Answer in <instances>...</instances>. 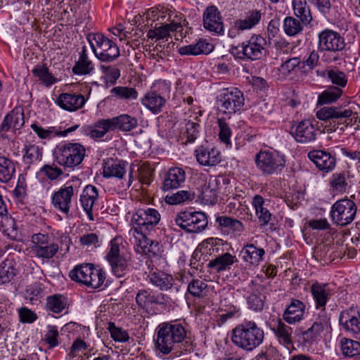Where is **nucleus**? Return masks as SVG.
Returning a JSON list of instances; mask_svg holds the SVG:
<instances>
[{
    "label": "nucleus",
    "instance_id": "1",
    "mask_svg": "<svg viewBox=\"0 0 360 360\" xmlns=\"http://www.w3.org/2000/svg\"><path fill=\"white\" fill-rule=\"evenodd\" d=\"M264 338V330L255 321L245 320L232 330V342L245 351H252L259 347Z\"/></svg>",
    "mask_w": 360,
    "mask_h": 360
},
{
    "label": "nucleus",
    "instance_id": "2",
    "mask_svg": "<svg viewBox=\"0 0 360 360\" xmlns=\"http://www.w3.org/2000/svg\"><path fill=\"white\" fill-rule=\"evenodd\" d=\"M186 335V331L182 324L162 323L156 328L155 347L162 354H168Z\"/></svg>",
    "mask_w": 360,
    "mask_h": 360
},
{
    "label": "nucleus",
    "instance_id": "3",
    "mask_svg": "<svg viewBox=\"0 0 360 360\" xmlns=\"http://www.w3.org/2000/svg\"><path fill=\"white\" fill-rule=\"evenodd\" d=\"M33 246L32 250L34 255L43 259H52L60 249L64 253L69 252L70 246L71 244V239L67 234H62L60 237V245L55 243L51 237L42 234L37 233L32 236Z\"/></svg>",
    "mask_w": 360,
    "mask_h": 360
},
{
    "label": "nucleus",
    "instance_id": "4",
    "mask_svg": "<svg viewBox=\"0 0 360 360\" xmlns=\"http://www.w3.org/2000/svg\"><path fill=\"white\" fill-rule=\"evenodd\" d=\"M87 40L96 58L101 62H112L120 55L117 45L101 33H90Z\"/></svg>",
    "mask_w": 360,
    "mask_h": 360
},
{
    "label": "nucleus",
    "instance_id": "5",
    "mask_svg": "<svg viewBox=\"0 0 360 360\" xmlns=\"http://www.w3.org/2000/svg\"><path fill=\"white\" fill-rule=\"evenodd\" d=\"M85 148L79 143L58 145L53 151L54 160L61 166L73 168L82 163L85 157Z\"/></svg>",
    "mask_w": 360,
    "mask_h": 360
},
{
    "label": "nucleus",
    "instance_id": "6",
    "mask_svg": "<svg viewBox=\"0 0 360 360\" xmlns=\"http://www.w3.org/2000/svg\"><path fill=\"white\" fill-rule=\"evenodd\" d=\"M257 168L264 175L277 174L285 167L284 155L276 152L261 150L255 158Z\"/></svg>",
    "mask_w": 360,
    "mask_h": 360
},
{
    "label": "nucleus",
    "instance_id": "7",
    "mask_svg": "<svg viewBox=\"0 0 360 360\" xmlns=\"http://www.w3.org/2000/svg\"><path fill=\"white\" fill-rule=\"evenodd\" d=\"M356 115L347 105L324 106L316 112V117L322 121L337 122L347 126L353 124L354 118Z\"/></svg>",
    "mask_w": 360,
    "mask_h": 360
},
{
    "label": "nucleus",
    "instance_id": "8",
    "mask_svg": "<svg viewBox=\"0 0 360 360\" xmlns=\"http://www.w3.org/2000/svg\"><path fill=\"white\" fill-rule=\"evenodd\" d=\"M174 224L186 233H199L207 226V218L202 212L183 211L174 218Z\"/></svg>",
    "mask_w": 360,
    "mask_h": 360
},
{
    "label": "nucleus",
    "instance_id": "9",
    "mask_svg": "<svg viewBox=\"0 0 360 360\" xmlns=\"http://www.w3.org/2000/svg\"><path fill=\"white\" fill-rule=\"evenodd\" d=\"M267 42L260 34H253L236 48L238 58L256 60L261 59L266 53Z\"/></svg>",
    "mask_w": 360,
    "mask_h": 360
},
{
    "label": "nucleus",
    "instance_id": "10",
    "mask_svg": "<svg viewBox=\"0 0 360 360\" xmlns=\"http://www.w3.org/2000/svg\"><path fill=\"white\" fill-rule=\"evenodd\" d=\"M357 207L354 201L345 198L338 200L331 207L330 217L333 224L345 226L354 219Z\"/></svg>",
    "mask_w": 360,
    "mask_h": 360
},
{
    "label": "nucleus",
    "instance_id": "11",
    "mask_svg": "<svg viewBox=\"0 0 360 360\" xmlns=\"http://www.w3.org/2000/svg\"><path fill=\"white\" fill-rule=\"evenodd\" d=\"M159 90L160 93L156 91L148 92L141 100L142 105L153 114L160 113L165 106L171 91L170 83L166 81L160 82Z\"/></svg>",
    "mask_w": 360,
    "mask_h": 360
},
{
    "label": "nucleus",
    "instance_id": "12",
    "mask_svg": "<svg viewBox=\"0 0 360 360\" xmlns=\"http://www.w3.org/2000/svg\"><path fill=\"white\" fill-rule=\"evenodd\" d=\"M219 110L225 114H233L239 111L244 105V96L237 88L223 89L217 96Z\"/></svg>",
    "mask_w": 360,
    "mask_h": 360
},
{
    "label": "nucleus",
    "instance_id": "13",
    "mask_svg": "<svg viewBox=\"0 0 360 360\" xmlns=\"http://www.w3.org/2000/svg\"><path fill=\"white\" fill-rule=\"evenodd\" d=\"M317 49L321 53H337L342 51L346 46L345 39L338 32L325 29L318 35Z\"/></svg>",
    "mask_w": 360,
    "mask_h": 360
},
{
    "label": "nucleus",
    "instance_id": "14",
    "mask_svg": "<svg viewBox=\"0 0 360 360\" xmlns=\"http://www.w3.org/2000/svg\"><path fill=\"white\" fill-rule=\"evenodd\" d=\"M160 214L153 208L139 209L132 216L134 229L141 232H149L159 223Z\"/></svg>",
    "mask_w": 360,
    "mask_h": 360
},
{
    "label": "nucleus",
    "instance_id": "15",
    "mask_svg": "<svg viewBox=\"0 0 360 360\" xmlns=\"http://www.w3.org/2000/svg\"><path fill=\"white\" fill-rule=\"evenodd\" d=\"M291 134L297 142L308 143L314 141L316 138V132L313 121L305 119L291 127Z\"/></svg>",
    "mask_w": 360,
    "mask_h": 360
},
{
    "label": "nucleus",
    "instance_id": "16",
    "mask_svg": "<svg viewBox=\"0 0 360 360\" xmlns=\"http://www.w3.org/2000/svg\"><path fill=\"white\" fill-rule=\"evenodd\" d=\"M203 26L211 32L220 34L224 32L220 12L214 6H208L203 13Z\"/></svg>",
    "mask_w": 360,
    "mask_h": 360
},
{
    "label": "nucleus",
    "instance_id": "17",
    "mask_svg": "<svg viewBox=\"0 0 360 360\" xmlns=\"http://www.w3.org/2000/svg\"><path fill=\"white\" fill-rule=\"evenodd\" d=\"M74 195L72 186H65L55 192L52 196V203L54 207L63 213L68 214L70 212L72 197Z\"/></svg>",
    "mask_w": 360,
    "mask_h": 360
},
{
    "label": "nucleus",
    "instance_id": "18",
    "mask_svg": "<svg viewBox=\"0 0 360 360\" xmlns=\"http://www.w3.org/2000/svg\"><path fill=\"white\" fill-rule=\"evenodd\" d=\"M98 199V191L96 186L89 184L83 189L79 202L90 221H94L93 207Z\"/></svg>",
    "mask_w": 360,
    "mask_h": 360
},
{
    "label": "nucleus",
    "instance_id": "19",
    "mask_svg": "<svg viewBox=\"0 0 360 360\" xmlns=\"http://www.w3.org/2000/svg\"><path fill=\"white\" fill-rule=\"evenodd\" d=\"M221 177L210 176L202 186L200 198L205 205H214L217 200Z\"/></svg>",
    "mask_w": 360,
    "mask_h": 360
},
{
    "label": "nucleus",
    "instance_id": "20",
    "mask_svg": "<svg viewBox=\"0 0 360 360\" xmlns=\"http://www.w3.org/2000/svg\"><path fill=\"white\" fill-rule=\"evenodd\" d=\"M25 124L24 112L22 108H14L3 120L0 125L1 132L9 130H19Z\"/></svg>",
    "mask_w": 360,
    "mask_h": 360
},
{
    "label": "nucleus",
    "instance_id": "21",
    "mask_svg": "<svg viewBox=\"0 0 360 360\" xmlns=\"http://www.w3.org/2000/svg\"><path fill=\"white\" fill-rule=\"evenodd\" d=\"M308 158L321 171H332L336 164L335 158L330 153L321 150H314L308 153Z\"/></svg>",
    "mask_w": 360,
    "mask_h": 360
},
{
    "label": "nucleus",
    "instance_id": "22",
    "mask_svg": "<svg viewBox=\"0 0 360 360\" xmlns=\"http://www.w3.org/2000/svg\"><path fill=\"white\" fill-rule=\"evenodd\" d=\"M305 304L299 300L292 299L283 314V319L289 324L300 322L304 318Z\"/></svg>",
    "mask_w": 360,
    "mask_h": 360
},
{
    "label": "nucleus",
    "instance_id": "23",
    "mask_svg": "<svg viewBox=\"0 0 360 360\" xmlns=\"http://www.w3.org/2000/svg\"><path fill=\"white\" fill-rule=\"evenodd\" d=\"M86 99L82 94L63 93L57 98L58 105L63 109L74 112L81 109L86 103Z\"/></svg>",
    "mask_w": 360,
    "mask_h": 360
},
{
    "label": "nucleus",
    "instance_id": "24",
    "mask_svg": "<svg viewBox=\"0 0 360 360\" xmlns=\"http://www.w3.org/2000/svg\"><path fill=\"white\" fill-rule=\"evenodd\" d=\"M195 155L198 162L203 166H214L221 162V153L214 148L199 146Z\"/></svg>",
    "mask_w": 360,
    "mask_h": 360
},
{
    "label": "nucleus",
    "instance_id": "25",
    "mask_svg": "<svg viewBox=\"0 0 360 360\" xmlns=\"http://www.w3.org/2000/svg\"><path fill=\"white\" fill-rule=\"evenodd\" d=\"M240 255L245 262L256 266L264 260L265 250L252 243H248L241 249Z\"/></svg>",
    "mask_w": 360,
    "mask_h": 360
},
{
    "label": "nucleus",
    "instance_id": "26",
    "mask_svg": "<svg viewBox=\"0 0 360 360\" xmlns=\"http://www.w3.org/2000/svg\"><path fill=\"white\" fill-rule=\"evenodd\" d=\"M182 30V26L179 22H172L169 24L162 25L154 29H150L147 32V37L155 41L165 40L167 41L171 37V32H178Z\"/></svg>",
    "mask_w": 360,
    "mask_h": 360
},
{
    "label": "nucleus",
    "instance_id": "27",
    "mask_svg": "<svg viewBox=\"0 0 360 360\" xmlns=\"http://www.w3.org/2000/svg\"><path fill=\"white\" fill-rule=\"evenodd\" d=\"M186 172L180 167H172L165 174L162 183V189L169 191L180 187L185 181Z\"/></svg>",
    "mask_w": 360,
    "mask_h": 360
},
{
    "label": "nucleus",
    "instance_id": "28",
    "mask_svg": "<svg viewBox=\"0 0 360 360\" xmlns=\"http://www.w3.org/2000/svg\"><path fill=\"white\" fill-rule=\"evenodd\" d=\"M108 120L112 131L118 130L122 132H129L136 129L138 126L136 117L128 114H122Z\"/></svg>",
    "mask_w": 360,
    "mask_h": 360
},
{
    "label": "nucleus",
    "instance_id": "29",
    "mask_svg": "<svg viewBox=\"0 0 360 360\" xmlns=\"http://www.w3.org/2000/svg\"><path fill=\"white\" fill-rule=\"evenodd\" d=\"M271 330L281 345L288 347L292 344V328L281 319L276 321L271 327Z\"/></svg>",
    "mask_w": 360,
    "mask_h": 360
},
{
    "label": "nucleus",
    "instance_id": "30",
    "mask_svg": "<svg viewBox=\"0 0 360 360\" xmlns=\"http://www.w3.org/2000/svg\"><path fill=\"white\" fill-rule=\"evenodd\" d=\"M128 163L124 160H108L104 163L103 176L110 178L115 177L122 179L127 174Z\"/></svg>",
    "mask_w": 360,
    "mask_h": 360
},
{
    "label": "nucleus",
    "instance_id": "31",
    "mask_svg": "<svg viewBox=\"0 0 360 360\" xmlns=\"http://www.w3.org/2000/svg\"><path fill=\"white\" fill-rule=\"evenodd\" d=\"M311 292L316 308L324 307L332 295L328 284H321L318 282L311 285Z\"/></svg>",
    "mask_w": 360,
    "mask_h": 360
},
{
    "label": "nucleus",
    "instance_id": "32",
    "mask_svg": "<svg viewBox=\"0 0 360 360\" xmlns=\"http://www.w3.org/2000/svg\"><path fill=\"white\" fill-rule=\"evenodd\" d=\"M94 70V65L89 58L86 48L83 46L79 58L72 68V72L75 75H86L91 74Z\"/></svg>",
    "mask_w": 360,
    "mask_h": 360
},
{
    "label": "nucleus",
    "instance_id": "33",
    "mask_svg": "<svg viewBox=\"0 0 360 360\" xmlns=\"http://www.w3.org/2000/svg\"><path fill=\"white\" fill-rule=\"evenodd\" d=\"M214 49L213 44L209 43L205 39H200L195 44L184 46L179 49V53L181 56L199 54H208Z\"/></svg>",
    "mask_w": 360,
    "mask_h": 360
},
{
    "label": "nucleus",
    "instance_id": "34",
    "mask_svg": "<svg viewBox=\"0 0 360 360\" xmlns=\"http://www.w3.org/2000/svg\"><path fill=\"white\" fill-rule=\"evenodd\" d=\"M138 305L142 308H148L153 304H163L165 299L162 293H155L149 290H140L136 297Z\"/></svg>",
    "mask_w": 360,
    "mask_h": 360
},
{
    "label": "nucleus",
    "instance_id": "35",
    "mask_svg": "<svg viewBox=\"0 0 360 360\" xmlns=\"http://www.w3.org/2000/svg\"><path fill=\"white\" fill-rule=\"evenodd\" d=\"M261 16L259 11H250L243 19H239L234 22V29L238 32L250 30L259 22Z\"/></svg>",
    "mask_w": 360,
    "mask_h": 360
},
{
    "label": "nucleus",
    "instance_id": "36",
    "mask_svg": "<svg viewBox=\"0 0 360 360\" xmlns=\"http://www.w3.org/2000/svg\"><path fill=\"white\" fill-rule=\"evenodd\" d=\"M148 278L150 282L161 290H167L174 285V278L172 275L162 271H150Z\"/></svg>",
    "mask_w": 360,
    "mask_h": 360
},
{
    "label": "nucleus",
    "instance_id": "37",
    "mask_svg": "<svg viewBox=\"0 0 360 360\" xmlns=\"http://www.w3.org/2000/svg\"><path fill=\"white\" fill-rule=\"evenodd\" d=\"M349 173L343 171L333 174L330 179V186L333 191L338 193H344L349 187Z\"/></svg>",
    "mask_w": 360,
    "mask_h": 360
},
{
    "label": "nucleus",
    "instance_id": "38",
    "mask_svg": "<svg viewBox=\"0 0 360 360\" xmlns=\"http://www.w3.org/2000/svg\"><path fill=\"white\" fill-rule=\"evenodd\" d=\"M264 198L259 195H255L252 201V206L262 225H266L271 219V214L264 207Z\"/></svg>",
    "mask_w": 360,
    "mask_h": 360
},
{
    "label": "nucleus",
    "instance_id": "39",
    "mask_svg": "<svg viewBox=\"0 0 360 360\" xmlns=\"http://www.w3.org/2000/svg\"><path fill=\"white\" fill-rule=\"evenodd\" d=\"M328 324V319L319 322L315 321L312 326L302 333V338L304 344H311L323 332L324 327Z\"/></svg>",
    "mask_w": 360,
    "mask_h": 360
},
{
    "label": "nucleus",
    "instance_id": "40",
    "mask_svg": "<svg viewBox=\"0 0 360 360\" xmlns=\"http://www.w3.org/2000/svg\"><path fill=\"white\" fill-rule=\"evenodd\" d=\"M147 232H141L136 229L131 230L129 232L132 237L130 238V242L134 245L136 251L139 253L146 254L150 238L146 236Z\"/></svg>",
    "mask_w": 360,
    "mask_h": 360
},
{
    "label": "nucleus",
    "instance_id": "41",
    "mask_svg": "<svg viewBox=\"0 0 360 360\" xmlns=\"http://www.w3.org/2000/svg\"><path fill=\"white\" fill-rule=\"evenodd\" d=\"M292 8L295 15L302 22L309 24L311 21L312 16L306 0H292Z\"/></svg>",
    "mask_w": 360,
    "mask_h": 360
},
{
    "label": "nucleus",
    "instance_id": "42",
    "mask_svg": "<svg viewBox=\"0 0 360 360\" xmlns=\"http://www.w3.org/2000/svg\"><path fill=\"white\" fill-rule=\"evenodd\" d=\"M236 261V256L226 252L211 260L208 266L214 269L217 271H221L229 268Z\"/></svg>",
    "mask_w": 360,
    "mask_h": 360
},
{
    "label": "nucleus",
    "instance_id": "43",
    "mask_svg": "<svg viewBox=\"0 0 360 360\" xmlns=\"http://www.w3.org/2000/svg\"><path fill=\"white\" fill-rule=\"evenodd\" d=\"M32 72L34 76L37 77L46 86H50L56 82V79L44 64L34 66L32 70Z\"/></svg>",
    "mask_w": 360,
    "mask_h": 360
},
{
    "label": "nucleus",
    "instance_id": "44",
    "mask_svg": "<svg viewBox=\"0 0 360 360\" xmlns=\"http://www.w3.org/2000/svg\"><path fill=\"white\" fill-rule=\"evenodd\" d=\"M92 264H84L76 266L70 272V277L72 280L86 285V281H89V275L91 273Z\"/></svg>",
    "mask_w": 360,
    "mask_h": 360
},
{
    "label": "nucleus",
    "instance_id": "45",
    "mask_svg": "<svg viewBox=\"0 0 360 360\" xmlns=\"http://www.w3.org/2000/svg\"><path fill=\"white\" fill-rule=\"evenodd\" d=\"M15 172L13 162L9 159L0 156V181L8 182Z\"/></svg>",
    "mask_w": 360,
    "mask_h": 360
},
{
    "label": "nucleus",
    "instance_id": "46",
    "mask_svg": "<svg viewBox=\"0 0 360 360\" xmlns=\"http://www.w3.org/2000/svg\"><path fill=\"white\" fill-rule=\"evenodd\" d=\"M342 354L345 357L360 354V342L352 339L342 338L340 341Z\"/></svg>",
    "mask_w": 360,
    "mask_h": 360
},
{
    "label": "nucleus",
    "instance_id": "47",
    "mask_svg": "<svg viewBox=\"0 0 360 360\" xmlns=\"http://www.w3.org/2000/svg\"><path fill=\"white\" fill-rule=\"evenodd\" d=\"M342 90L339 87L330 86L323 91L318 98V104H328L336 101L342 95Z\"/></svg>",
    "mask_w": 360,
    "mask_h": 360
},
{
    "label": "nucleus",
    "instance_id": "48",
    "mask_svg": "<svg viewBox=\"0 0 360 360\" xmlns=\"http://www.w3.org/2000/svg\"><path fill=\"white\" fill-rule=\"evenodd\" d=\"M112 271L117 277H122L126 275L130 270L128 259L122 256L117 257L116 259L110 261Z\"/></svg>",
    "mask_w": 360,
    "mask_h": 360
},
{
    "label": "nucleus",
    "instance_id": "49",
    "mask_svg": "<svg viewBox=\"0 0 360 360\" xmlns=\"http://www.w3.org/2000/svg\"><path fill=\"white\" fill-rule=\"evenodd\" d=\"M66 305V299L61 295H54L46 299V308L54 313L61 312Z\"/></svg>",
    "mask_w": 360,
    "mask_h": 360
},
{
    "label": "nucleus",
    "instance_id": "50",
    "mask_svg": "<svg viewBox=\"0 0 360 360\" xmlns=\"http://www.w3.org/2000/svg\"><path fill=\"white\" fill-rule=\"evenodd\" d=\"M283 30L288 36H295L303 30V25L300 21L293 17H286L283 20Z\"/></svg>",
    "mask_w": 360,
    "mask_h": 360
},
{
    "label": "nucleus",
    "instance_id": "51",
    "mask_svg": "<svg viewBox=\"0 0 360 360\" xmlns=\"http://www.w3.org/2000/svg\"><path fill=\"white\" fill-rule=\"evenodd\" d=\"M200 126L198 122L193 120H188L185 124L184 135L186 136V143H193L199 136Z\"/></svg>",
    "mask_w": 360,
    "mask_h": 360
},
{
    "label": "nucleus",
    "instance_id": "52",
    "mask_svg": "<svg viewBox=\"0 0 360 360\" xmlns=\"http://www.w3.org/2000/svg\"><path fill=\"white\" fill-rule=\"evenodd\" d=\"M25 154L23 160L26 164H32L41 160L42 156V149L36 145H28L24 148Z\"/></svg>",
    "mask_w": 360,
    "mask_h": 360
},
{
    "label": "nucleus",
    "instance_id": "53",
    "mask_svg": "<svg viewBox=\"0 0 360 360\" xmlns=\"http://www.w3.org/2000/svg\"><path fill=\"white\" fill-rule=\"evenodd\" d=\"M91 272L89 275V281H86V286L98 288L103 283L105 279V272L101 269L95 268L93 265Z\"/></svg>",
    "mask_w": 360,
    "mask_h": 360
},
{
    "label": "nucleus",
    "instance_id": "54",
    "mask_svg": "<svg viewBox=\"0 0 360 360\" xmlns=\"http://www.w3.org/2000/svg\"><path fill=\"white\" fill-rule=\"evenodd\" d=\"M111 93L120 99L127 101L136 100L138 98V91L132 87L116 86L111 89Z\"/></svg>",
    "mask_w": 360,
    "mask_h": 360
},
{
    "label": "nucleus",
    "instance_id": "55",
    "mask_svg": "<svg viewBox=\"0 0 360 360\" xmlns=\"http://www.w3.org/2000/svg\"><path fill=\"white\" fill-rule=\"evenodd\" d=\"M207 285L203 281L200 279H193L188 285V292L195 297H202L205 296Z\"/></svg>",
    "mask_w": 360,
    "mask_h": 360
},
{
    "label": "nucleus",
    "instance_id": "56",
    "mask_svg": "<svg viewBox=\"0 0 360 360\" xmlns=\"http://www.w3.org/2000/svg\"><path fill=\"white\" fill-rule=\"evenodd\" d=\"M100 69L107 83L115 84L120 76V71L115 66L101 65Z\"/></svg>",
    "mask_w": 360,
    "mask_h": 360
},
{
    "label": "nucleus",
    "instance_id": "57",
    "mask_svg": "<svg viewBox=\"0 0 360 360\" xmlns=\"http://www.w3.org/2000/svg\"><path fill=\"white\" fill-rule=\"evenodd\" d=\"M110 122L108 119H102L98 121L96 124V128L90 131L89 135L91 138H102L109 131H112L110 128Z\"/></svg>",
    "mask_w": 360,
    "mask_h": 360
},
{
    "label": "nucleus",
    "instance_id": "58",
    "mask_svg": "<svg viewBox=\"0 0 360 360\" xmlns=\"http://www.w3.org/2000/svg\"><path fill=\"white\" fill-rule=\"evenodd\" d=\"M217 123L219 128V139L227 146L231 145L230 139L231 136V130L229 125L226 123V120L222 118L218 119Z\"/></svg>",
    "mask_w": 360,
    "mask_h": 360
},
{
    "label": "nucleus",
    "instance_id": "59",
    "mask_svg": "<svg viewBox=\"0 0 360 360\" xmlns=\"http://www.w3.org/2000/svg\"><path fill=\"white\" fill-rule=\"evenodd\" d=\"M221 310L224 313L219 315L217 319L219 325L224 324L229 319L240 315V309L236 304H231L230 309H221Z\"/></svg>",
    "mask_w": 360,
    "mask_h": 360
},
{
    "label": "nucleus",
    "instance_id": "60",
    "mask_svg": "<svg viewBox=\"0 0 360 360\" xmlns=\"http://www.w3.org/2000/svg\"><path fill=\"white\" fill-rule=\"evenodd\" d=\"M248 307L255 311H260L264 306V296L252 293L247 297Z\"/></svg>",
    "mask_w": 360,
    "mask_h": 360
},
{
    "label": "nucleus",
    "instance_id": "61",
    "mask_svg": "<svg viewBox=\"0 0 360 360\" xmlns=\"http://www.w3.org/2000/svg\"><path fill=\"white\" fill-rule=\"evenodd\" d=\"M15 275V269L11 262L5 261L0 264V276L4 284L9 282Z\"/></svg>",
    "mask_w": 360,
    "mask_h": 360
},
{
    "label": "nucleus",
    "instance_id": "62",
    "mask_svg": "<svg viewBox=\"0 0 360 360\" xmlns=\"http://www.w3.org/2000/svg\"><path fill=\"white\" fill-rule=\"evenodd\" d=\"M108 330L110 333L112 338L117 342H126L129 340V336L127 332L120 328L115 326V323H108Z\"/></svg>",
    "mask_w": 360,
    "mask_h": 360
},
{
    "label": "nucleus",
    "instance_id": "63",
    "mask_svg": "<svg viewBox=\"0 0 360 360\" xmlns=\"http://www.w3.org/2000/svg\"><path fill=\"white\" fill-rule=\"evenodd\" d=\"M174 46V44L168 42L167 44L164 42H160L154 47V51L158 53L159 58L162 61L165 62L169 60L170 56L172 47Z\"/></svg>",
    "mask_w": 360,
    "mask_h": 360
},
{
    "label": "nucleus",
    "instance_id": "64",
    "mask_svg": "<svg viewBox=\"0 0 360 360\" xmlns=\"http://www.w3.org/2000/svg\"><path fill=\"white\" fill-rule=\"evenodd\" d=\"M328 78L332 83L340 87H344L347 84V77L343 72L338 70H330L327 72Z\"/></svg>",
    "mask_w": 360,
    "mask_h": 360
}]
</instances>
